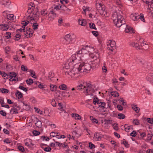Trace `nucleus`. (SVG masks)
Masks as SVG:
<instances>
[{"mask_svg": "<svg viewBox=\"0 0 153 153\" xmlns=\"http://www.w3.org/2000/svg\"><path fill=\"white\" fill-rule=\"evenodd\" d=\"M59 88L62 90H65L67 88V86L65 84H62L60 85L59 87Z\"/></svg>", "mask_w": 153, "mask_h": 153, "instance_id": "32", "label": "nucleus"}, {"mask_svg": "<svg viewBox=\"0 0 153 153\" xmlns=\"http://www.w3.org/2000/svg\"><path fill=\"white\" fill-rule=\"evenodd\" d=\"M86 86L82 84H80L77 86L76 89L82 91V89L85 90L86 93H88V89L87 88L86 89Z\"/></svg>", "mask_w": 153, "mask_h": 153, "instance_id": "12", "label": "nucleus"}, {"mask_svg": "<svg viewBox=\"0 0 153 153\" xmlns=\"http://www.w3.org/2000/svg\"><path fill=\"white\" fill-rule=\"evenodd\" d=\"M34 16L33 17V16H31L30 18L31 19V21H34V22H35L36 21V20H38L39 18V14H37V15H34Z\"/></svg>", "mask_w": 153, "mask_h": 153, "instance_id": "26", "label": "nucleus"}, {"mask_svg": "<svg viewBox=\"0 0 153 153\" xmlns=\"http://www.w3.org/2000/svg\"><path fill=\"white\" fill-rule=\"evenodd\" d=\"M77 65L75 64L73 67H70L69 68L66 69L69 70L68 71H67V72H68V74L71 76H73L76 74H78L79 72L77 68Z\"/></svg>", "mask_w": 153, "mask_h": 153, "instance_id": "4", "label": "nucleus"}, {"mask_svg": "<svg viewBox=\"0 0 153 153\" xmlns=\"http://www.w3.org/2000/svg\"><path fill=\"white\" fill-rule=\"evenodd\" d=\"M13 59L16 61H19V63H21V62L19 61V58L18 56H17V55L14 56H13Z\"/></svg>", "mask_w": 153, "mask_h": 153, "instance_id": "53", "label": "nucleus"}, {"mask_svg": "<svg viewBox=\"0 0 153 153\" xmlns=\"http://www.w3.org/2000/svg\"><path fill=\"white\" fill-rule=\"evenodd\" d=\"M21 70L24 71H27L28 69L27 67L24 65H22L21 66Z\"/></svg>", "mask_w": 153, "mask_h": 153, "instance_id": "52", "label": "nucleus"}, {"mask_svg": "<svg viewBox=\"0 0 153 153\" xmlns=\"http://www.w3.org/2000/svg\"><path fill=\"white\" fill-rule=\"evenodd\" d=\"M130 45L133 47L137 48V49H140V46L139 44L138 43H135V42H131L130 43Z\"/></svg>", "mask_w": 153, "mask_h": 153, "instance_id": "30", "label": "nucleus"}, {"mask_svg": "<svg viewBox=\"0 0 153 153\" xmlns=\"http://www.w3.org/2000/svg\"><path fill=\"white\" fill-rule=\"evenodd\" d=\"M2 76L4 78V79H7L9 77L8 74H7L5 72H3V74Z\"/></svg>", "mask_w": 153, "mask_h": 153, "instance_id": "58", "label": "nucleus"}, {"mask_svg": "<svg viewBox=\"0 0 153 153\" xmlns=\"http://www.w3.org/2000/svg\"><path fill=\"white\" fill-rule=\"evenodd\" d=\"M0 114L4 116H6L7 115L6 112L3 110H1L0 111Z\"/></svg>", "mask_w": 153, "mask_h": 153, "instance_id": "64", "label": "nucleus"}, {"mask_svg": "<svg viewBox=\"0 0 153 153\" xmlns=\"http://www.w3.org/2000/svg\"><path fill=\"white\" fill-rule=\"evenodd\" d=\"M35 118L36 120L35 121H36V123H35L36 126L38 128L41 127L42 126L41 122L37 117H36Z\"/></svg>", "mask_w": 153, "mask_h": 153, "instance_id": "17", "label": "nucleus"}, {"mask_svg": "<svg viewBox=\"0 0 153 153\" xmlns=\"http://www.w3.org/2000/svg\"><path fill=\"white\" fill-rule=\"evenodd\" d=\"M79 24L82 26H85L87 22L85 19H79L78 20Z\"/></svg>", "mask_w": 153, "mask_h": 153, "instance_id": "19", "label": "nucleus"}, {"mask_svg": "<svg viewBox=\"0 0 153 153\" xmlns=\"http://www.w3.org/2000/svg\"><path fill=\"white\" fill-rule=\"evenodd\" d=\"M33 134L35 136H37L39 135L40 133L39 131L36 130H33Z\"/></svg>", "mask_w": 153, "mask_h": 153, "instance_id": "50", "label": "nucleus"}, {"mask_svg": "<svg viewBox=\"0 0 153 153\" xmlns=\"http://www.w3.org/2000/svg\"><path fill=\"white\" fill-rule=\"evenodd\" d=\"M142 0L144 1V0ZM146 4L151 6L153 4V0H147V1H146Z\"/></svg>", "mask_w": 153, "mask_h": 153, "instance_id": "47", "label": "nucleus"}, {"mask_svg": "<svg viewBox=\"0 0 153 153\" xmlns=\"http://www.w3.org/2000/svg\"><path fill=\"white\" fill-rule=\"evenodd\" d=\"M15 94L17 98L19 99L23 97V94L18 90L16 91Z\"/></svg>", "mask_w": 153, "mask_h": 153, "instance_id": "20", "label": "nucleus"}, {"mask_svg": "<svg viewBox=\"0 0 153 153\" xmlns=\"http://www.w3.org/2000/svg\"><path fill=\"white\" fill-rule=\"evenodd\" d=\"M23 22L22 23V26L24 27L25 28V27L29 23V22L27 20H25L22 22Z\"/></svg>", "mask_w": 153, "mask_h": 153, "instance_id": "48", "label": "nucleus"}, {"mask_svg": "<svg viewBox=\"0 0 153 153\" xmlns=\"http://www.w3.org/2000/svg\"><path fill=\"white\" fill-rule=\"evenodd\" d=\"M54 74L51 71H50L49 73L48 74V79L50 80V81H51L52 80L51 78L54 77Z\"/></svg>", "mask_w": 153, "mask_h": 153, "instance_id": "29", "label": "nucleus"}, {"mask_svg": "<svg viewBox=\"0 0 153 153\" xmlns=\"http://www.w3.org/2000/svg\"><path fill=\"white\" fill-rule=\"evenodd\" d=\"M137 42L138 43L140 44V46L142 47L146 45V43L145 42V41L144 39L143 38H139V39H137Z\"/></svg>", "mask_w": 153, "mask_h": 153, "instance_id": "16", "label": "nucleus"}, {"mask_svg": "<svg viewBox=\"0 0 153 153\" xmlns=\"http://www.w3.org/2000/svg\"><path fill=\"white\" fill-rule=\"evenodd\" d=\"M75 129V130L73 131L72 134L76 136L77 138H79L82 135V133L81 132H80V128L77 129V128L76 127Z\"/></svg>", "mask_w": 153, "mask_h": 153, "instance_id": "9", "label": "nucleus"}, {"mask_svg": "<svg viewBox=\"0 0 153 153\" xmlns=\"http://www.w3.org/2000/svg\"><path fill=\"white\" fill-rule=\"evenodd\" d=\"M111 95L114 97H118L119 96V94L118 92L116 91H113L111 93Z\"/></svg>", "mask_w": 153, "mask_h": 153, "instance_id": "33", "label": "nucleus"}, {"mask_svg": "<svg viewBox=\"0 0 153 153\" xmlns=\"http://www.w3.org/2000/svg\"><path fill=\"white\" fill-rule=\"evenodd\" d=\"M21 35L19 33H17L15 36V38L14 40H15L18 41L21 38Z\"/></svg>", "mask_w": 153, "mask_h": 153, "instance_id": "45", "label": "nucleus"}, {"mask_svg": "<svg viewBox=\"0 0 153 153\" xmlns=\"http://www.w3.org/2000/svg\"><path fill=\"white\" fill-rule=\"evenodd\" d=\"M118 117L120 119H123L125 117V115L123 114L119 113L117 115Z\"/></svg>", "mask_w": 153, "mask_h": 153, "instance_id": "39", "label": "nucleus"}, {"mask_svg": "<svg viewBox=\"0 0 153 153\" xmlns=\"http://www.w3.org/2000/svg\"><path fill=\"white\" fill-rule=\"evenodd\" d=\"M10 4L11 1L9 0H3L1 2V4L4 7H8Z\"/></svg>", "mask_w": 153, "mask_h": 153, "instance_id": "11", "label": "nucleus"}, {"mask_svg": "<svg viewBox=\"0 0 153 153\" xmlns=\"http://www.w3.org/2000/svg\"><path fill=\"white\" fill-rule=\"evenodd\" d=\"M89 56L92 59H96L99 56V54L94 52V53H90Z\"/></svg>", "mask_w": 153, "mask_h": 153, "instance_id": "22", "label": "nucleus"}, {"mask_svg": "<svg viewBox=\"0 0 153 153\" xmlns=\"http://www.w3.org/2000/svg\"><path fill=\"white\" fill-rule=\"evenodd\" d=\"M125 31L126 33H134V31L133 30V28L130 27H127L125 29Z\"/></svg>", "mask_w": 153, "mask_h": 153, "instance_id": "25", "label": "nucleus"}, {"mask_svg": "<svg viewBox=\"0 0 153 153\" xmlns=\"http://www.w3.org/2000/svg\"><path fill=\"white\" fill-rule=\"evenodd\" d=\"M17 149L21 152H24L25 151V149L24 147L20 145H19L17 146Z\"/></svg>", "mask_w": 153, "mask_h": 153, "instance_id": "40", "label": "nucleus"}, {"mask_svg": "<svg viewBox=\"0 0 153 153\" xmlns=\"http://www.w3.org/2000/svg\"><path fill=\"white\" fill-rule=\"evenodd\" d=\"M76 65H77V68H78L79 72H86V71L85 70L84 62H83L79 64H76Z\"/></svg>", "mask_w": 153, "mask_h": 153, "instance_id": "8", "label": "nucleus"}, {"mask_svg": "<svg viewBox=\"0 0 153 153\" xmlns=\"http://www.w3.org/2000/svg\"><path fill=\"white\" fill-rule=\"evenodd\" d=\"M100 102L99 99L97 97H95L93 99V103L94 105H96V104H98L100 103Z\"/></svg>", "mask_w": 153, "mask_h": 153, "instance_id": "36", "label": "nucleus"}, {"mask_svg": "<svg viewBox=\"0 0 153 153\" xmlns=\"http://www.w3.org/2000/svg\"><path fill=\"white\" fill-rule=\"evenodd\" d=\"M89 8L86 7L85 6H84L82 7V9L83 10V13L85 14L86 11H88L89 10Z\"/></svg>", "mask_w": 153, "mask_h": 153, "instance_id": "57", "label": "nucleus"}, {"mask_svg": "<svg viewBox=\"0 0 153 153\" xmlns=\"http://www.w3.org/2000/svg\"><path fill=\"white\" fill-rule=\"evenodd\" d=\"M112 120H107L106 119L104 120V124L108 125V124H111L112 123Z\"/></svg>", "mask_w": 153, "mask_h": 153, "instance_id": "38", "label": "nucleus"}, {"mask_svg": "<svg viewBox=\"0 0 153 153\" xmlns=\"http://www.w3.org/2000/svg\"><path fill=\"white\" fill-rule=\"evenodd\" d=\"M94 138L97 141L100 140L102 138L100 133L98 132L94 134Z\"/></svg>", "mask_w": 153, "mask_h": 153, "instance_id": "15", "label": "nucleus"}, {"mask_svg": "<svg viewBox=\"0 0 153 153\" xmlns=\"http://www.w3.org/2000/svg\"><path fill=\"white\" fill-rule=\"evenodd\" d=\"M153 134H149L147 135V138L146 140H151L153 136Z\"/></svg>", "mask_w": 153, "mask_h": 153, "instance_id": "60", "label": "nucleus"}, {"mask_svg": "<svg viewBox=\"0 0 153 153\" xmlns=\"http://www.w3.org/2000/svg\"><path fill=\"white\" fill-rule=\"evenodd\" d=\"M14 15L13 14H10L7 15V18L9 20L13 21Z\"/></svg>", "mask_w": 153, "mask_h": 153, "instance_id": "34", "label": "nucleus"}, {"mask_svg": "<svg viewBox=\"0 0 153 153\" xmlns=\"http://www.w3.org/2000/svg\"><path fill=\"white\" fill-rule=\"evenodd\" d=\"M121 128H124V130L127 132H128L130 130H133V126L132 125L128 126L127 124H125L124 126H121Z\"/></svg>", "mask_w": 153, "mask_h": 153, "instance_id": "10", "label": "nucleus"}, {"mask_svg": "<svg viewBox=\"0 0 153 153\" xmlns=\"http://www.w3.org/2000/svg\"><path fill=\"white\" fill-rule=\"evenodd\" d=\"M74 36L69 34L66 35L62 39V42L65 45H68L72 43L74 41Z\"/></svg>", "mask_w": 153, "mask_h": 153, "instance_id": "3", "label": "nucleus"}, {"mask_svg": "<svg viewBox=\"0 0 153 153\" xmlns=\"http://www.w3.org/2000/svg\"><path fill=\"white\" fill-rule=\"evenodd\" d=\"M123 140H124V141L121 144L124 145L126 148L129 147V144L128 143V142L126 141L125 139H123Z\"/></svg>", "mask_w": 153, "mask_h": 153, "instance_id": "37", "label": "nucleus"}, {"mask_svg": "<svg viewBox=\"0 0 153 153\" xmlns=\"http://www.w3.org/2000/svg\"><path fill=\"white\" fill-rule=\"evenodd\" d=\"M50 87L51 91L52 92L55 91L57 88L56 85H54L51 84L50 85Z\"/></svg>", "mask_w": 153, "mask_h": 153, "instance_id": "28", "label": "nucleus"}, {"mask_svg": "<svg viewBox=\"0 0 153 153\" xmlns=\"http://www.w3.org/2000/svg\"><path fill=\"white\" fill-rule=\"evenodd\" d=\"M33 32L30 33V32H28L27 30V31H25V37H26L27 38L31 37L33 35Z\"/></svg>", "mask_w": 153, "mask_h": 153, "instance_id": "18", "label": "nucleus"}, {"mask_svg": "<svg viewBox=\"0 0 153 153\" xmlns=\"http://www.w3.org/2000/svg\"><path fill=\"white\" fill-rule=\"evenodd\" d=\"M139 19H140L143 22H145L144 15L142 13H140V15H139Z\"/></svg>", "mask_w": 153, "mask_h": 153, "instance_id": "35", "label": "nucleus"}, {"mask_svg": "<svg viewBox=\"0 0 153 153\" xmlns=\"http://www.w3.org/2000/svg\"><path fill=\"white\" fill-rule=\"evenodd\" d=\"M56 136V131H52L50 133V136L51 137H55V136Z\"/></svg>", "mask_w": 153, "mask_h": 153, "instance_id": "63", "label": "nucleus"}, {"mask_svg": "<svg viewBox=\"0 0 153 153\" xmlns=\"http://www.w3.org/2000/svg\"><path fill=\"white\" fill-rule=\"evenodd\" d=\"M9 28V26L7 24H3L0 25V29L1 30L7 31Z\"/></svg>", "mask_w": 153, "mask_h": 153, "instance_id": "13", "label": "nucleus"}, {"mask_svg": "<svg viewBox=\"0 0 153 153\" xmlns=\"http://www.w3.org/2000/svg\"><path fill=\"white\" fill-rule=\"evenodd\" d=\"M130 17L134 21H137L139 19V14L137 13L131 14L130 16Z\"/></svg>", "mask_w": 153, "mask_h": 153, "instance_id": "14", "label": "nucleus"}, {"mask_svg": "<svg viewBox=\"0 0 153 153\" xmlns=\"http://www.w3.org/2000/svg\"><path fill=\"white\" fill-rule=\"evenodd\" d=\"M19 88L21 90H23V91L27 92V91H28V89L22 86H19Z\"/></svg>", "mask_w": 153, "mask_h": 153, "instance_id": "49", "label": "nucleus"}, {"mask_svg": "<svg viewBox=\"0 0 153 153\" xmlns=\"http://www.w3.org/2000/svg\"><path fill=\"white\" fill-rule=\"evenodd\" d=\"M0 91L2 93L4 94H6L8 93L9 91L7 89L4 88H1L0 89Z\"/></svg>", "mask_w": 153, "mask_h": 153, "instance_id": "43", "label": "nucleus"}, {"mask_svg": "<svg viewBox=\"0 0 153 153\" xmlns=\"http://www.w3.org/2000/svg\"><path fill=\"white\" fill-rule=\"evenodd\" d=\"M153 79V74H150L146 77V80L149 82H151Z\"/></svg>", "mask_w": 153, "mask_h": 153, "instance_id": "27", "label": "nucleus"}, {"mask_svg": "<svg viewBox=\"0 0 153 153\" xmlns=\"http://www.w3.org/2000/svg\"><path fill=\"white\" fill-rule=\"evenodd\" d=\"M132 108L135 111V112L137 113H139L140 110V109L137 106V105L134 104L132 105Z\"/></svg>", "mask_w": 153, "mask_h": 153, "instance_id": "23", "label": "nucleus"}, {"mask_svg": "<svg viewBox=\"0 0 153 153\" xmlns=\"http://www.w3.org/2000/svg\"><path fill=\"white\" fill-rule=\"evenodd\" d=\"M51 104L54 107L56 106V103L54 99H52L51 102Z\"/></svg>", "mask_w": 153, "mask_h": 153, "instance_id": "54", "label": "nucleus"}, {"mask_svg": "<svg viewBox=\"0 0 153 153\" xmlns=\"http://www.w3.org/2000/svg\"><path fill=\"white\" fill-rule=\"evenodd\" d=\"M133 123L135 125H138L139 124V121L138 119H134L133 120Z\"/></svg>", "mask_w": 153, "mask_h": 153, "instance_id": "55", "label": "nucleus"}, {"mask_svg": "<svg viewBox=\"0 0 153 153\" xmlns=\"http://www.w3.org/2000/svg\"><path fill=\"white\" fill-rule=\"evenodd\" d=\"M100 103L98 104L99 107L102 108H105V103L104 102H100Z\"/></svg>", "mask_w": 153, "mask_h": 153, "instance_id": "41", "label": "nucleus"}, {"mask_svg": "<svg viewBox=\"0 0 153 153\" xmlns=\"http://www.w3.org/2000/svg\"><path fill=\"white\" fill-rule=\"evenodd\" d=\"M147 120L148 122L149 123L152 124L153 123V119L151 118H148L147 119Z\"/></svg>", "mask_w": 153, "mask_h": 153, "instance_id": "61", "label": "nucleus"}, {"mask_svg": "<svg viewBox=\"0 0 153 153\" xmlns=\"http://www.w3.org/2000/svg\"><path fill=\"white\" fill-rule=\"evenodd\" d=\"M108 49L111 51L110 53H112V52L115 51L116 49V42L113 40H111L109 45H107Z\"/></svg>", "mask_w": 153, "mask_h": 153, "instance_id": "6", "label": "nucleus"}, {"mask_svg": "<svg viewBox=\"0 0 153 153\" xmlns=\"http://www.w3.org/2000/svg\"><path fill=\"white\" fill-rule=\"evenodd\" d=\"M113 22L117 27H120L123 25L125 24L124 19L119 13L116 12L112 15Z\"/></svg>", "mask_w": 153, "mask_h": 153, "instance_id": "2", "label": "nucleus"}, {"mask_svg": "<svg viewBox=\"0 0 153 153\" xmlns=\"http://www.w3.org/2000/svg\"><path fill=\"white\" fill-rule=\"evenodd\" d=\"M17 74L14 72H10L8 74V77L10 78L9 81H18L19 80L18 76H17Z\"/></svg>", "mask_w": 153, "mask_h": 153, "instance_id": "5", "label": "nucleus"}, {"mask_svg": "<svg viewBox=\"0 0 153 153\" xmlns=\"http://www.w3.org/2000/svg\"><path fill=\"white\" fill-rule=\"evenodd\" d=\"M89 27L91 29H94L96 30L97 29V28L95 27V25L94 23H90L89 24Z\"/></svg>", "mask_w": 153, "mask_h": 153, "instance_id": "44", "label": "nucleus"}, {"mask_svg": "<svg viewBox=\"0 0 153 153\" xmlns=\"http://www.w3.org/2000/svg\"><path fill=\"white\" fill-rule=\"evenodd\" d=\"M10 113L11 114H17L18 113V111L16 108L13 107V108H11L10 110Z\"/></svg>", "mask_w": 153, "mask_h": 153, "instance_id": "24", "label": "nucleus"}, {"mask_svg": "<svg viewBox=\"0 0 153 153\" xmlns=\"http://www.w3.org/2000/svg\"><path fill=\"white\" fill-rule=\"evenodd\" d=\"M32 22L34 23L32 27H33V29L35 30L38 29L39 25L36 23V21L35 22L32 21Z\"/></svg>", "mask_w": 153, "mask_h": 153, "instance_id": "31", "label": "nucleus"}, {"mask_svg": "<svg viewBox=\"0 0 153 153\" xmlns=\"http://www.w3.org/2000/svg\"><path fill=\"white\" fill-rule=\"evenodd\" d=\"M84 65L85 66V70L86 71V72L87 71H89L92 67L91 66L89 63H85Z\"/></svg>", "mask_w": 153, "mask_h": 153, "instance_id": "21", "label": "nucleus"}, {"mask_svg": "<svg viewBox=\"0 0 153 153\" xmlns=\"http://www.w3.org/2000/svg\"><path fill=\"white\" fill-rule=\"evenodd\" d=\"M130 135L133 137H135L137 135V132L136 131H133L130 134Z\"/></svg>", "mask_w": 153, "mask_h": 153, "instance_id": "56", "label": "nucleus"}, {"mask_svg": "<svg viewBox=\"0 0 153 153\" xmlns=\"http://www.w3.org/2000/svg\"><path fill=\"white\" fill-rule=\"evenodd\" d=\"M60 8L61 9L64 11L67 10L68 9V8L64 5L60 6Z\"/></svg>", "mask_w": 153, "mask_h": 153, "instance_id": "59", "label": "nucleus"}, {"mask_svg": "<svg viewBox=\"0 0 153 153\" xmlns=\"http://www.w3.org/2000/svg\"><path fill=\"white\" fill-rule=\"evenodd\" d=\"M30 75L32 77L34 78H36V76L35 75V73L34 71H33V70H30Z\"/></svg>", "mask_w": 153, "mask_h": 153, "instance_id": "42", "label": "nucleus"}, {"mask_svg": "<svg viewBox=\"0 0 153 153\" xmlns=\"http://www.w3.org/2000/svg\"><path fill=\"white\" fill-rule=\"evenodd\" d=\"M56 14L55 13L53 10L51 11L48 15V20L49 21H53L56 17Z\"/></svg>", "mask_w": 153, "mask_h": 153, "instance_id": "7", "label": "nucleus"}, {"mask_svg": "<svg viewBox=\"0 0 153 153\" xmlns=\"http://www.w3.org/2000/svg\"><path fill=\"white\" fill-rule=\"evenodd\" d=\"M113 128L114 130H115L116 131H117L118 130V124H117L116 123H114L113 125Z\"/></svg>", "mask_w": 153, "mask_h": 153, "instance_id": "62", "label": "nucleus"}, {"mask_svg": "<svg viewBox=\"0 0 153 153\" xmlns=\"http://www.w3.org/2000/svg\"><path fill=\"white\" fill-rule=\"evenodd\" d=\"M46 10L45 9L42 10L41 11V15L43 16H45L46 15L47 13V12H46Z\"/></svg>", "mask_w": 153, "mask_h": 153, "instance_id": "51", "label": "nucleus"}, {"mask_svg": "<svg viewBox=\"0 0 153 153\" xmlns=\"http://www.w3.org/2000/svg\"><path fill=\"white\" fill-rule=\"evenodd\" d=\"M26 82L27 84L30 85L33 82V81L32 79H29L28 80H26Z\"/></svg>", "mask_w": 153, "mask_h": 153, "instance_id": "46", "label": "nucleus"}, {"mask_svg": "<svg viewBox=\"0 0 153 153\" xmlns=\"http://www.w3.org/2000/svg\"><path fill=\"white\" fill-rule=\"evenodd\" d=\"M82 53V50L76 52L75 53L72 55L66 62L63 66L64 69H68L73 67L77 59L79 60L81 59V54Z\"/></svg>", "mask_w": 153, "mask_h": 153, "instance_id": "1", "label": "nucleus"}]
</instances>
